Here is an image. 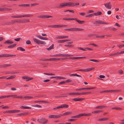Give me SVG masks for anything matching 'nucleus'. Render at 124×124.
<instances>
[{"label": "nucleus", "instance_id": "nucleus-1", "mask_svg": "<svg viewBox=\"0 0 124 124\" xmlns=\"http://www.w3.org/2000/svg\"><path fill=\"white\" fill-rule=\"evenodd\" d=\"M91 115L92 114L90 113L87 114L83 113L80 114L78 115L71 116V118H79L81 117V116H91Z\"/></svg>", "mask_w": 124, "mask_h": 124}, {"label": "nucleus", "instance_id": "nucleus-2", "mask_svg": "<svg viewBox=\"0 0 124 124\" xmlns=\"http://www.w3.org/2000/svg\"><path fill=\"white\" fill-rule=\"evenodd\" d=\"M93 24L96 26H98L100 24H108V23L104 22L101 20H97L95 21L93 23Z\"/></svg>", "mask_w": 124, "mask_h": 124}, {"label": "nucleus", "instance_id": "nucleus-3", "mask_svg": "<svg viewBox=\"0 0 124 124\" xmlns=\"http://www.w3.org/2000/svg\"><path fill=\"white\" fill-rule=\"evenodd\" d=\"M37 121L39 123L43 124L46 123L48 121L47 119L43 117L40 119H38Z\"/></svg>", "mask_w": 124, "mask_h": 124}, {"label": "nucleus", "instance_id": "nucleus-4", "mask_svg": "<svg viewBox=\"0 0 124 124\" xmlns=\"http://www.w3.org/2000/svg\"><path fill=\"white\" fill-rule=\"evenodd\" d=\"M68 26L67 25H49L48 27L52 28H58L60 27H67Z\"/></svg>", "mask_w": 124, "mask_h": 124}, {"label": "nucleus", "instance_id": "nucleus-5", "mask_svg": "<svg viewBox=\"0 0 124 124\" xmlns=\"http://www.w3.org/2000/svg\"><path fill=\"white\" fill-rule=\"evenodd\" d=\"M68 6V3L65 2L61 3L59 5L57 6L56 8H61Z\"/></svg>", "mask_w": 124, "mask_h": 124}, {"label": "nucleus", "instance_id": "nucleus-6", "mask_svg": "<svg viewBox=\"0 0 124 124\" xmlns=\"http://www.w3.org/2000/svg\"><path fill=\"white\" fill-rule=\"evenodd\" d=\"M33 15H21L19 16H12L11 17L13 18H21L22 17H30L32 16Z\"/></svg>", "mask_w": 124, "mask_h": 124}, {"label": "nucleus", "instance_id": "nucleus-7", "mask_svg": "<svg viewBox=\"0 0 124 124\" xmlns=\"http://www.w3.org/2000/svg\"><path fill=\"white\" fill-rule=\"evenodd\" d=\"M48 117L49 118H58L61 117L60 114L59 115H49Z\"/></svg>", "mask_w": 124, "mask_h": 124}, {"label": "nucleus", "instance_id": "nucleus-8", "mask_svg": "<svg viewBox=\"0 0 124 124\" xmlns=\"http://www.w3.org/2000/svg\"><path fill=\"white\" fill-rule=\"evenodd\" d=\"M111 2H109L104 4L105 7L107 8L110 9L111 8L112 5L110 4Z\"/></svg>", "mask_w": 124, "mask_h": 124}, {"label": "nucleus", "instance_id": "nucleus-9", "mask_svg": "<svg viewBox=\"0 0 124 124\" xmlns=\"http://www.w3.org/2000/svg\"><path fill=\"white\" fill-rule=\"evenodd\" d=\"M37 17L39 18H45L52 17V16L49 15H40L38 16Z\"/></svg>", "mask_w": 124, "mask_h": 124}, {"label": "nucleus", "instance_id": "nucleus-10", "mask_svg": "<svg viewBox=\"0 0 124 124\" xmlns=\"http://www.w3.org/2000/svg\"><path fill=\"white\" fill-rule=\"evenodd\" d=\"M22 78L24 79H26V81H28L33 79L32 78H29L28 76H24L22 77Z\"/></svg>", "mask_w": 124, "mask_h": 124}, {"label": "nucleus", "instance_id": "nucleus-11", "mask_svg": "<svg viewBox=\"0 0 124 124\" xmlns=\"http://www.w3.org/2000/svg\"><path fill=\"white\" fill-rule=\"evenodd\" d=\"M11 65L10 64H4L0 65V68H6L10 66Z\"/></svg>", "mask_w": 124, "mask_h": 124}, {"label": "nucleus", "instance_id": "nucleus-12", "mask_svg": "<svg viewBox=\"0 0 124 124\" xmlns=\"http://www.w3.org/2000/svg\"><path fill=\"white\" fill-rule=\"evenodd\" d=\"M74 20L76 21L78 23L80 24H83L85 23V22L84 21H81L76 18H74Z\"/></svg>", "mask_w": 124, "mask_h": 124}, {"label": "nucleus", "instance_id": "nucleus-13", "mask_svg": "<svg viewBox=\"0 0 124 124\" xmlns=\"http://www.w3.org/2000/svg\"><path fill=\"white\" fill-rule=\"evenodd\" d=\"M60 57H67V56H72L73 55H71L68 54H60Z\"/></svg>", "mask_w": 124, "mask_h": 124}, {"label": "nucleus", "instance_id": "nucleus-14", "mask_svg": "<svg viewBox=\"0 0 124 124\" xmlns=\"http://www.w3.org/2000/svg\"><path fill=\"white\" fill-rule=\"evenodd\" d=\"M20 22L21 23H23L26 22H29L30 21L29 19H23L21 20H20Z\"/></svg>", "mask_w": 124, "mask_h": 124}, {"label": "nucleus", "instance_id": "nucleus-15", "mask_svg": "<svg viewBox=\"0 0 124 124\" xmlns=\"http://www.w3.org/2000/svg\"><path fill=\"white\" fill-rule=\"evenodd\" d=\"M84 98H74L72 100L75 101H81L84 100Z\"/></svg>", "mask_w": 124, "mask_h": 124}, {"label": "nucleus", "instance_id": "nucleus-16", "mask_svg": "<svg viewBox=\"0 0 124 124\" xmlns=\"http://www.w3.org/2000/svg\"><path fill=\"white\" fill-rule=\"evenodd\" d=\"M71 40L70 39L63 40H59L57 42L58 43H63L64 42H65L70 41Z\"/></svg>", "mask_w": 124, "mask_h": 124}, {"label": "nucleus", "instance_id": "nucleus-17", "mask_svg": "<svg viewBox=\"0 0 124 124\" xmlns=\"http://www.w3.org/2000/svg\"><path fill=\"white\" fill-rule=\"evenodd\" d=\"M72 112H65L62 114H60L61 117V116H66L72 114Z\"/></svg>", "mask_w": 124, "mask_h": 124}, {"label": "nucleus", "instance_id": "nucleus-18", "mask_svg": "<svg viewBox=\"0 0 124 124\" xmlns=\"http://www.w3.org/2000/svg\"><path fill=\"white\" fill-rule=\"evenodd\" d=\"M84 30V29L78 28H73V31H80Z\"/></svg>", "mask_w": 124, "mask_h": 124}, {"label": "nucleus", "instance_id": "nucleus-19", "mask_svg": "<svg viewBox=\"0 0 124 124\" xmlns=\"http://www.w3.org/2000/svg\"><path fill=\"white\" fill-rule=\"evenodd\" d=\"M107 29L110 31H116L117 30L116 29L112 27H108L107 28Z\"/></svg>", "mask_w": 124, "mask_h": 124}, {"label": "nucleus", "instance_id": "nucleus-20", "mask_svg": "<svg viewBox=\"0 0 124 124\" xmlns=\"http://www.w3.org/2000/svg\"><path fill=\"white\" fill-rule=\"evenodd\" d=\"M36 36L37 37L41 39L45 40H47L48 39L47 38L43 37L40 35H37Z\"/></svg>", "mask_w": 124, "mask_h": 124}, {"label": "nucleus", "instance_id": "nucleus-21", "mask_svg": "<svg viewBox=\"0 0 124 124\" xmlns=\"http://www.w3.org/2000/svg\"><path fill=\"white\" fill-rule=\"evenodd\" d=\"M33 41L37 43V44H39L40 40L35 38H34L33 39Z\"/></svg>", "mask_w": 124, "mask_h": 124}, {"label": "nucleus", "instance_id": "nucleus-22", "mask_svg": "<svg viewBox=\"0 0 124 124\" xmlns=\"http://www.w3.org/2000/svg\"><path fill=\"white\" fill-rule=\"evenodd\" d=\"M121 91L120 90H108V92H110L112 93H114L116 92H118Z\"/></svg>", "mask_w": 124, "mask_h": 124}, {"label": "nucleus", "instance_id": "nucleus-23", "mask_svg": "<svg viewBox=\"0 0 124 124\" xmlns=\"http://www.w3.org/2000/svg\"><path fill=\"white\" fill-rule=\"evenodd\" d=\"M2 11L3 10L4 11H10L12 10V9L6 8H2Z\"/></svg>", "mask_w": 124, "mask_h": 124}, {"label": "nucleus", "instance_id": "nucleus-24", "mask_svg": "<svg viewBox=\"0 0 124 124\" xmlns=\"http://www.w3.org/2000/svg\"><path fill=\"white\" fill-rule=\"evenodd\" d=\"M108 119V118H101L98 119L97 121H106Z\"/></svg>", "mask_w": 124, "mask_h": 124}, {"label": "nucleus", "instance_id": "nucleus-25", "mask_svg": "<svg viewBox=\"0 0 124 124\" xmlns=\"http://www.w3.org/2000/svg\"><path fill=\"white\" fill-rule=\"evenodd\" d=\"M30 4H20L18 5V6L19 7H29L30 6Z\"/></svg>", "mask_w": 124, "mask_h": 124}, {"label": "nucleus", "instance_id": "nucleus-26", "mask_svg": "<svg viewBox=\"0 0 124 124\" xmlns=\"http://www.w3.org/2000/svg\"><path fill=\"white\" fill-rule=\"evenodd\" d=\"M94 69V68H87L85 69H84V72H88L91 71Z\"/></svg>", "mask_w": 124, "mask_h": 124}, {"label": "nucleus", "instance_id": "nucleus-27", "mask_svg": "<svg viewBox=\"0 0 124 124\" xmlns=\"http://www.w3.org/2000/svg\"><path fill=\"white\" fill-rule=\"evenodd\" d=\"M28 113L24 112L18 114H17V115L19 116H24L26 115Z\"/></svg>", "mask_w": 124, "mask_h": 124}, {"label": "nucleus", "instance_id": "nucleus-28", "mask_svg": "<svg viewBox=\"0 0 124 124\" xmlns=\"http://www.w3.org/2000/svg\"><path fill=\"white\" fill-rule=\"evenodd\" d=\"M16 45V44H15L13 45H10L8 46V47L9 48H12L15 47Z\"/></svg>", "mask_w": 124, "mask_h": 124}, {"label": "nucleus", "instance_id": "nucleus-29", "mask_svg": "<svg viewBox=\"0 0 124 124\" xmlns=\"http://www.w3.org/2000/svg\"><path fill=\"white\" fill-rule=\"evenodd\" d=\"M16 77V76L15 75L11 76L8 78H6L7 80H9L14 78Z\"/></svg>", "mask_w": 124, "mask_h": 124}, {"label": "nucleus", "instance_id": "nucleus-30", "mask_svg": "<svg viewBox=\"0 0 124 124\" xmlns=\"http://www.w3.org/2000/svg\"><path fill=\"white\" fill-rule=\"evenodd\" d=\"M68 94L70 95H79V93H70Z\"/></svg>", "mask_w": 124, "mask_h": 124}, {"label": "nucleus", "instance_id": "nucleus-31", "mask_svg": "<svg viewBox=\"0 0 124 124\" xmlns=\"http://www.w3.org/2000/svg\"><path fill=\"white\" fill-rule=\"evenodd\" d=\"M91 92H83L81 93H79V95H84L86 94H89L91 93Z\"/></svg>", "mask_w": 124, "mask_h": 124}, {"label": "nucleus", "instance_id": "nucleus-32", "mask_svg": "<svg viewBox=\"0 0 124 124\" xmlns=\"http://www.w3.org/2000/svg\"><path fill=\"white\" fill-rule=\"evenodd\" d=\"M4 57H10L13 56H16V55H11L9 54H4Z\"/></svg>", "mask_w": 124, "mask_h": 124}, {"label": "nucleus", "instance_id": "nucleus-33", "mask_svg": "<svg viewBox=\"0 0 124 124\" xmlns=\"http://www.w3.org/2000/svg\"><path fill=\"white\" fill-rule=\"evenodd\" d=\"M2 25H10V22H3L1 24Z\"/></svg>", "mask_w": 124, "mask_h": 124}, {"label": "nucleus", "instance_id": "nucleus-34", "mask_svg": "<svg viewBox=\"0 0 124 124\" xmlns=\"http://www.w3.org/2000/svg\"><path fill=\"white\" fill-rule=\"evenodd\" d=\"M106 107V106H101L96 107L95 108L96 109H101Z\"/></svg>", "mask_w": 124, "mask_h": 124}, {"label": "nucleus", "instance_id": "nucleus-35", "mask_svg": "<svg viewBox=\"0 0 124 124\" xmlns=\"http://www.w3.org/2000/svg\"><path fill=\"white\" fill-rule=\"evenodd\" d=\"M17 49L18 50H20V51L23 52L25 51V50L24 49L20 47H18L17 48Z\"/></svg>", "mask_w": 124, "mask_h": 124}, {"label": "nucleus", "instance_id": "nucleus-36", "mask_svg": "<svg viewBox=\"0 0 124 124\" xmlns=\"http://www.w3.org/2000/svg\"><path fill=\"white\" fill-rule=\"evenodd\" d=\"M86 57H74V59H84Z\"/></svg>", "mask_w": 124, "mask_h": 124}, {"label": "nucleus", "instance_id": "nucleus-37", "mask_svg": "<svg viewBox=\"0 0 124 124\" xmlns=\"http://www.w3.org/2000/svg\"><path fill=\"white\" fill-rule=\"evenodd\" d=\"M61 108H68L69 106L68 105L65 104H62V105H61Z\"/></svg>", "mask_w": 124, "mask_h": 124}, {"label": "nucleus", "instance_id": "nucleus-38", "mask_svg": "<svg viewBox=\"0 0 124 124\" xmlns=\"http://www.w3.org/2000/svg\"><path fill=\"white\" fill-rule=\"evenodd\" d=\"M75 18H63V20L69 21L71 20H74Z\"/></svg>", "mask_w": 124, "mask_h": 124}, {"label": "nucleus", "instance_id": "nucleus-39", "mask_svg": "<svg viewBox=\"0 0 124 124\" xmlns=\"http://www.w3.org/2000/svg\"><path fill=\"white\" fill-rule=\"evenodd\" d=\"M102 111L99 110L93 111L92 112V113H94V114H97V113H100L102 112Z\"/></svg>", "mask_w": 124, "mask_h": 124}, {"label": "nucleus", "instance_id": "nucleus-40", "mask_svg": "<svg viewBox=\"0 0 124 124\" xmlns=\"http://www.w3.org/2000/svg\"><path fill=\"white\" fill-rule=\"evenodd\" d=\"M33 97H32L28 96H24L23 97V98L27 99H31Z\"/></svg>", "mask_w": 124, "mask_h": 124}, {"label": "nucleus", "instance_id": "nucleus-41", "mask_svg": "<svg viewBox=\"0 0 124 124\" xmlns=\"http://www.w3.org/2000/svg\"><path fill=\"white\" fill-rule=\"evenodd\" d=\"M54 44H53L52 45L50 46L49 48H47L46 49L48 50H50L51 49H53L54 48Z\"/></svg>", "mask_w": 124, "mask_h": 124}, {"label": "nucleus", "instance_id": "nucleus-42", "mask_svg": "<svg viewBox=\"0 0 124 124\" xmlns=\"http://www.w3.org/2000/svg\"><path fill=\"white\" fill-rule=\"evenodd\" d=\"M68 5L69 7L73 6H74V3L69 2L68 3Z\"/></svg>", "mask_w": 124, "mask_h": 124}, {"label": "nucleus", "instance_id": "nucleus-43", "mask_svg": "<svg viewBox=\"0 0 124 124\" xmlns=\"http://www.w3.org/2000/svg\"><path fill=\"white\" fill-rule=\"evenodd\" d=\"M112 109H116L117 110H120L122 109V108H118L117 107L112 108Z\"/></svg>", "mask_w": 124, "mask_h": 124}, {"label": "nucleus", "instance_id": "nucleus-44", "mask_svg": "<svg viewBox=\"0 0 124 124\" xmlns=\"http://www.w3.org/2000/svg\"><path fill=\"white\" fill-rule=\"evenodd\" d=\"M67 97V96H54L53 97L55 99H57L59 97Z\"/></svg>", "mask_w": 124, "mask_h": 124}, {"label": "nucleus", "instance_id": "nucleus-45", "mask_svg": "<svg viewBox=\"0 0 124 124\" xmlns=\"http://www.w3.org/2000/svg\"><path fill=\"white\" fill-rule=\"evenodd\" d=\"M65 46L68 47H74V45H64Z\"/></svg>", "mask_w": 124, "mask_h": 124}, {"label": "nucleus", "instance_id": "nucleus-46", "mask_svg": "<svg viewBox=\"0 0 124 124\" xmlns=\"http://www.w3.org/2000/svg\"><path fill=\"white\" fill-rule=\"evenodd\" d=\"M67 11H69L70 12H72L73 13H74V11L73 10H65L64 11V12H66Z\"/></svg>", "mask_w": 124, "mask_h": 124}, {"label": "nucleus", "instance_id": "nucleus-47", "mask_svg": "<svg viewBox=\"0 0 124 124\" xmlns=\"http://www.w3.org/2000/svg\"><path fill=\"white\" fill-rule=\"evenodd\" d=\"M89 60L90 61H93V62H100L98 60L94 59H90Z\"/></svg>", "mask_w": 124, "mask_h": 124}, {"label": "nucleus", "instance_id": "nucleus-48", "mask_svg": "<svg viewBox=\"0 0 124 124\" xmlns=\"http://www.w3.org/2000/svg\"><path fill=\"white\" fill-rule=\"evenodd\" d=\"M64 30L66 31H73V28H70L69 29H64Z\"/></svg>", "mask_w": 124, "mask_h": 124}, {"label": "nucleus", "instance_id": "nucleus-49", "mask_svg": "<svg viewBox=\"0 0 124 124\" xmlns=\"http://www.w3.org/2000/svg\"><path fill=\"white\" fill-rule=\"evenodd\" d=\"M73 76H76L78 77H81L82 78V76L80 75L77 74L76 73L72 74Z\"/></svg>", "mask_w": 124, "mask_h": 124}, {"label": "nucleus", "instance_id": "nucleus-50", "mask_svg": "<svg viewBox=\"0 0 124 124\" xmlns=\"http://www.w3.org/2000/svg\"><path fill=\"white\" fill-rule=\"evenodd\" d=\"M44 74H45V75H51V76H52V75H54V74H53L52 73H44Z\"/></svg>", "mask_w": 124, "mask_h": 124}, {"label": "nucleus", "instance_id": "nucleus-51", "mask_svg": "<svg viewBox=\"0 0 124 124\" xmlns=\"http://www.w3.org/2000/svg\"><path fill=\"white\" fill-rule=\"evenodd\" d=\"M10 40H7L4 42V43L5 44H6L7 43H8L9 44H10Z\"/></svg>", "mask_w": 124, "mask_h": 124}, {"label": "nucleus", "instance_id": "nucleus-52", "mask_svg": "<svg viewBox=\"0 0 124 124\" xmlns=\"http://www.w3.org/2000/svg\"><path fill=\"white\" fill-rule=\"evenodd\" d=\"M93 16V14H91L88 15H87L85 16V17H92Z\"/></svg>", "mask_w": 124, "mask_h": 124}, {"label": "nucleus", "instance_id": "nucleus-53", "mask_svg": "<svg viewBox=\"0 0 124 124\" xmlns=\"http://www.w3.org/2000/svg\"><path fill=\"white\" fill-rule=\"evenodd\" d=\"M50 56L54 57H60L59 54H57L54 55H51Z\"/></svg>", "mask_w": 124, "mask_h": 124}, {"label": "nucleus", "instance_id": "nucleus-54", "mask_svg": "<svg viewBox=\"0 0 124 124\" xmlns=\"http://www.w3.org/2000/svg\"><path fill=\"white\" fill-rule=\"evenodd\" d=\"M77 48L78 49H79L80 50H82L83 51H86V49L85 48V49L80 47H78Z\"/></svg>", "mask_w": 124, "mask_h": 124}, {"label": "nucleus", "instance_id": "nucleus-55", "mask_svg": "<svg viewBox=\"0 0 124 124\" xmlns=\"http://www.w3.org/2000/svg\"><path fill=\"white\" fill-rule=\"evenodd\" d=\"M40 44L45 45L46 44V43L45 41L40 40L39 43V44Z\"/></svg>", "mask_w": 124, "mask_h": 124}, {"label": "nucleus", "instance_id": "nucleus-56", "mask_svg": "<svg viewBox=\"0 0 124 124\" xmlns=\"http://www.w3.org/2000/svg\"><path fill=\"white\" fill-rule=\"evenodd\" d=\"M20 39H22L20 38H19L15 39L14 40L16 41H18Z\"/></svg>", "mask_w": 124, "mask_h": 124}, {"label": "nucleus", "instance_id": "nucleus-57", "mask_svg": "<svg viewBox=\"0 0 124 124\" xmlns=\"http://www.w3.org/2000/svg\"><path fill=\"white\" fill-rule=\"evenodd\" d=\"M63 36H58L56 37V39H62Z\"/></svg>", "mask_w": 124, "mask_h": 124}, {"label": "nucleus", "instance_id": "nucleus-58", "mask_svg": "<svg viewBox=\"0 0 124 124\" xmlns=\"http://www.w3.org/2000/svg\"><path fill=\"white\" fill-rule=\"evenodd\" d=\"M61 108V106L60 105V106H58L54 108H53V109L54 110H55L56 109H59V108Z\"/></svg>", "mask_w": 124, "mask_h": 124}, {"label": "nucleus", "instance_id": "nucleus-59", "mask_svg": "<svg viewBox=\"0 0 124 124\" xmlns=\"http://www.w3.org/2000/svg\"><path fill=\"white\" fill-rule=\"evenodd\" d=\"M26 43L27 44H32L31 41L29 40H27L26 42Z\"/></svg>", "mask_w": 124, "mask_h": 124}, {"label": "nucleus", "instance_id": "nucleus-60", "mask_svg": "<svg viewBox=\"0 0 124 124\" xmlns=\"http://www.w3.org/2000/svg\"><path fill=\"white\" fill-rule=\"evenodd\" d=\"M118 72L120 74H122L123 73V71L122 70H120L118 71Z\"/></svg>", "mask_w": 124, "mask_h": 124}, {"label": "nucleus", "instance_id": "nucleus-61", "mask_svg": "<svg viewBox=\"0 0 124 124\" xmlns=\"http://www.w3.org/2000/svg\"><path fill=\"white\" fill-rule=\"evenodd\" d=\"M72 81L70 79H68L66 80L65 81V83H70Z\"/></svg>", "mask_w": 124, "mask_h": 124}, {"label": "nucleus", "instance_id": "nucleus-62", "mask_svg": "<svg viewBox=\"0 0 124 124\" xmlns=\"http://www.w3.org/2000/svg\"><path fill=\"white\" fill-rule=\"evenodd\" d=\"M117 46L119 48H121L123 47H124V45H117Z\"/></svg>", "mask_w": 124, "mask_h": 124}, {"label": "nucleus", "instance_id": "nucleus-63", "mask_svg": "<svg viewBox=\"0 0 124 124\" xmlns=\"http://www.w3.org/2000/svg\"><path fill=\"white\" fill-rule=\"evenodd\" d=\"M10 25L14 24L15 22L14 20H12L11 21V22H10Z\"/></svg>", "mask_w": 124, "mask_h": 124}, {"label": "nucleus", "instance_id": "nucleus-64", "mask_svg": "<svg viewBox=\"0 0 124 124\" xmlns=\"http://www.w3.org/2000/svg\"><path fill=\"white\" fill-rule=\"evenodd\" d=\"M65 83V81H63L62 82H60L58 84V85H60L62 84H64Z\"/></svg>", "mask_w": 124, "mask_h": 124}]
</instances>
